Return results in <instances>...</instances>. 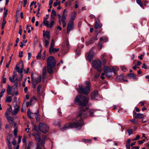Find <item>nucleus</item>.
Masks as SVG:
<instances>
[{"mask_svg":"<svg viewBox=\"0 0 149 149\" xmlns=\"http://www.w3.org/2000/svg\"><path fill=\"white\" fill-rule=\"evenodd\" d=\"M47 138V136H43V140L41 141L40 143H37V145L36 149H43V148L44 147L45 141Z\"/></svg>","mask_w":149,"mask_h":149,"instance_id":"nucleus-10","label":"nucleus"},{"mask_svg":"<svg viewBox=\"0 0 149 149\" xmlns=\"http://www.w3.org/2000/svg\"><path fill=\"white\" fill-rule=\"evenodd\" d=\"M67 13V10L66 9H65L63 11V14L61 17L60 14L58 15L59 23L60 25L62 24L63 28H65L67 24L66 19L68 16Z\"/></svg>","mask_w":149,"mask_h":149,"instance_id":"nucleus-4","label":"nucleus"},{"mask_svg":"<svg viewBox=\"0 0 149 149\" xmlns=\"http://www.w3.org/2000/svg\"><path fill=\"white\" fill-rule=\"evenodd\" d=\"M7 144L9 148H10L11 147V142H10V140L8 139L7 140Z\"/></svg>","mask_w":149,"mask_h":149,"instance_id":"nucleus-45","label":"nucleus"},{"mask_svg":"<svg viewBox=\"0 0 149 149\" xmlns=\"http://www.w3.org/2000/svg\"><path fill=\"white\" fill-rule=\"evenodd\" d=\"M65 46H66V48L68 49H69L70 47H69V41L67 39L66 42H65Z\"/></svg>","mask_w":149,"mask_h":149,"instance_id":"nucleus-40","label":"nucleus"},{"mask_svg":"<svg viewBox=\"0 0 149 149\" xmlns=\"http://www.w3.org/2000/svg\"><path fill=\"white\" fill-rule=\"evenodd\" d=\"M31 114L32 113L31 112L30 110L29 109H28L27 112V115L29 118L31 119L32 118L31 116Z\"/></svg>","mask_w":149,"mask_h":149,"instance_id":"nucleus-30","label":"nucleus"},{"mask_svg":"<svg viewBox=\"0 0 149 149\" xmlns=\"http://www.w3.org/2000/svg\"><path fill=\"white\" fill-rule=\"evenodd\" d=\"M100 76V74H95L94 76V78L95 79H96L98 78Z\"/></svg>","mask_w":149,"mask_h":149,"instance_id":"nucleus-64","label":"nucleus"},{"mask_svg":"<svg viewBox=\"0 0 149 149\" xmlns=\"http://www.w3.org/2000/svg\"><path fill=\"white\" fill-rule=\"evenodd\" d=\"M22 138V136H19L18 137V143H20L21 141V140Z\"/></svg>","mask_w":149,"mask_h":149,"instance_id":"nucleus-58","label":"nucleus"},{"mask_svg":"<svg viewBox=\"0 0 149 149\" xmlns=\"http://www.w3.org/2000/svg\"><path fill=\"white\" fill-rule=\"evenodd\" d=\"M74 25V22L71 21H70L68 23L67 28V33L69 34L70 31L72 29Z\"/></svg>","mask_w":149,"mask_h":149,"instance_id":"nucleus-14","label":"nucleus"},{"mask_svg":"<svg viewBox=\"0 0 149 149\" xmlns=\"http://www.w3.org/2000/svg\"><path fill=\"white\" fill-rule=\"evenodd\" d=\"M106 54L105 53H104L101 56V58L102 59H106Z\"/></svg>","mask_w":149,"mask_h":149,"instance_id":"nucleus-44","label":"nucleus"},{"mask_svg":"<svg viewBox=\"0 0 149 149\" xmlns=\"http://www.w3.org/2000/svg\"><path fill=\"white\" fill-rule=\"evenodd\" d=\"M15 69L17 70V72L18 73L22 74L23 72V68L20 69L19 67L17 65H16L15 68Z\"/></svg>","mask_w":149,"mask_h":149,"instance_id":"nucleus-27","label":"nucleus"},{"mask_svg":"<svg viewBox=\"0 0 149 149\" xmlns=\"http://www.w3.org/2000/svg\"><path fill=\"white\" fill-rule=\"evenodd\" d=\"M23 52L22 51H20L19 53V56L20 57H22L23 56Z\"/></svg>","mask_w":149,"mask_h":149,"instance_id":"nucleus-56","label":"nucleus"},{"mask_svg":"<svg viewBox=\"0 0 149 149\" xmlns=\"http://www.w3.org/2000/svg\"><path fill=\"white\" fill-rule=\"evenodd\" d=\"M86 86L85 87H83L82 86H79V89L78 90L79 93L85 95H87L88 93L90 88L91 83L88 81L85 82Z\"/></svg>","mask_w":149,"mask_h":149,"instance_id":"nucleus-5","label":"nucleus"},{"mask_svg":"<svg viewBox=\"0 0 149 149\" xmlns=\"http://www.w3.org/2000/svg\"><path fill=\"white\" fill-rule=\"evenodd\" d=\"M17 130L16 128H15L14 130V133L15 136H17Z\"/></svg>","mask_w":149,"mask_h":149,"instance_id":"nucleus-50","label":"nucleus"},{"mask_svg":"<svg viewBox=\"0 0 149 149\" xmlns=\"http://www.w3.org/2000/svg\"><path fill=\"white\" fill-rule=\"evenodd\" d=\"M121 69L122 71L124 72L126 71L127 69L126 67L124 66H122L121 67Z\"/></svg>","mask_w":149,"mask_h":149,"instance_id":"nucleus-48","label":"nucleus"},{"mask_svg":"<svg viewBox=\"0 0 149 149\" xmlns=\"http://www.w3.org/2000/svg\"><path fill=\"white\" fill-rule=\"evenodd\" d=\"M102 60V61L103 64L104 65L107 62V61L106 59H103Z\"/></svg>","mask_w":149,"mask_h":149,"instance_id":"nucleus-63","label":"nucleus"},{"mask_svg":"<svg viewBox=\"0 0 149 149\" xmlns=\"http://www.w3.org/2000/svg\"><path fill=\"white\" fill-rule=\"evenodd\" d=\"M27 42V40H23V41L21 42V45H20V47H22L23 46L25 45L24 44L26 43Z\"/></svg>","mask_w":149,"mask_h":149,"instance_id":"nucleus-33","label":"nucleus"},{"mask_svg":"<svg viewBox=\"0 0 149 149\" xmlns=\"http://www.w3.org/2000/svg\"><path fill=\"white\" fill-rule=\"evenodd\" d=\"M39 129L43 133L46 134L48 131L49 128L48 126L42 123H40L38 126Z\"/></svg>","mask_w":149,"mask_h":149,"instance_id":"nucleus-7","label":"nucleus"},{"mask_svg":"<svg viewBox=\"0 0 149 149\" xmlns=\"http://www.w3.org/2000/svg\"><path fill=\"white\" fill-rule=\"evenodd\" d=\"M6 118L8 121H11L12 122H13V120H12V118L11 117H7Z\"/></svg>","mask_w":149,"mask_h":149,"instance_id":"nucleus-57","label":"nucleus"},{"mask_svg":"<svg viewBox=\"0 0 149 149\" xmlns=\"http://www.w3.org/2000/svg\"><path fill=\"white\" fill-rule=\"evenodd\" d=\"M18 80L17 78V77H16L15 78V82H13V83H15V86L16 87H17V86H18Z\"/></svg>","mask_w":149,"mask_h":149,"instance_id":"nucleus-41","label":"nucleus"},{"mask_svg":"<svg viewBox=\"0 0 149 149\" xmlns=\"http://www.w3.org/2000/svg\"><path fill=\"white\" fill-rule=\"evenodd\" d=\"M9 79L11 82H15V79L13 78V77L12 78L11 77H9Z\"/></svg>","mask_w":149,"mask_h":149,"instance_id":"nucleus-47","label":"nucleus"},{"mask_svg":"<svg viewBox=\"0 0 149 149\" xmlns=\"http://www.w3.org/2000/svg\"><path fill=\"white\" fill-rule=\"evenodd\" d=\"M133 116L134 118H137L141 119L142 118L143 114H141L139 113H136L134 112L133 113Z\"/></svg>","mask_w":149,"mask_h":149,"instance_id":"nucleus-20","label":"nucleus"},{"mask_svg":"<svg viewBox=\"0 0 149 149\" xmlns=\"http://www.w3.org/2000/svg\"><path fill=\"white\" fill-rule=\"evenodd\" d=\"M108 40V39L106 36H104L100 37V41H104L105 42L107 41Z\"/></svg>","mask_w":149,"mask_h":149,"instance_id":"nucleus-28","label":"nucleus"},{"mask_svg":"<svg viewBox=\"0 0 149 149\" xmlns=\"http://www.w3.org/2000/svg\"><path fill=\"white\" fill-rule=\"evenodd\" d=\"M22 142L24 143H25L26 142V137L25 136H24L22 140Z\"/></svg>","mask_w":149,"mask_h":149,"instance_id":"nucleus-53","label":"nucleus"},{"mask_svg":"<svg viewBox=\"0 0 149 149\" xmlns=\"http://www.w3.org/2000/svg\"><path fill=\"white\" fill-rule=\"evenodd\" d=\"M130 121L135 125L137 124L139 122V120L135 118H134V119L133 120H130Z\"/></svg>","mask_w":149,"mask_h":149,"instance_id":"nucleus-25","label":"nucleus"},{"mask_svg":"<svg viewBox=\"0 0 149 149\" xmlns=\"http://www.w3.org/2000/svg\"><path fill=\"white\" fill-rule=\"evenodd\" d=\"M76 13L74 11L71 12L70 15L71 18L70 21H71L74 22V20L75 19L76 17Z\"/></svg>","mask_w":149,"mask_h":149,"instance_id":"nucleus-18","label":"nucleus"},{"mask_svg":"<svg viewBox=\"0 0 149 149\" xmlns=\"http://www.w3.org/2000/svg\"><path fill=\"white\" fill-rule=\"evenodd\" d=\"M33 130H35V131L37 132V126L35 125H33V127H32Z\"/></svg>","mask_w":149,"mask_h":149,"instance_id":"nucleus-51","label":"nucleus"},{"mask_svg":"<svg viewBox=\"0 0 149 149\" xmlns=\"http://www.w3.org/2000/svg\"><path fill=\"white\" fill-rule=\"evenodd\" d=\"M144 141H145V140L144 139H143V140H141V141H138V144H139V145L143 143V142Z\"/></svg>","mask_w":149,"mask_h":149,"instance_id":"nucleus-55","label":"nucleus"},{"mask_svg":"<svg viewBox=\"0 0 149 149\" xmlns=\"http://www.w3.org/2000/svg\"><path fill=\"white\" fill-rule=\"evenodd\" d=\"M19 109V107L18 106L17 107L14 109L13 111V113L14 115H16L18 112Z\"/></svg>","mask_w":149,"mask_h":149,"instance_id":"nucleus-29","label":"nucleus"},{"mask_svg":"<svg viewBox=\"0 0 149 149\" xmlns=\"http://www.w3.org/2000/svg\"><path fill=\"white\" fill-rule=\"evenodd\" d=\"M27 0H23V7H25L26 4H27Z\"/></svg>","mask_w":149,"mask_h":149,"instance_id":"nucleus-52","label":"nucleus"},{"mask_svg":"<svg viewBox=\"0 0 149 149\" xmlns=\"http://www.w3.org/2000/svg\"><path fill=\"white\" fill-rule=\"evenodd\" d=\"M12 100V97L10 96H9L7 97L6 99V102H11Z\"/></svg>","mask_w":149,"mask_h":149,"instance_id":"nucleus-34","label":"nucleus"},{"mask_svg":"<svg viewBox=\"0 0 149 149\" xmlns=\"http://www.w3.org/2000/svg\"><path fill=\"white\" fill-rule=\"evenodd\" d=\"M130 145L127 144L126 145V147L127 149H130Z\"/></svg>","mask_w":149,"mask_h":149,"instance_id":"nucleus-62","label":"nucleus"},{"mask_svg":"<svg viewBox=\"0 0 149 149\" xmlns=\"http://www.w3.org/2000/svg\"><path fill=\"white\" fill-rule=\"evenodd\" d=\"M46 69L47 68L46 67H44L43 69L42 79V81L44 82H45L46 81L47 77V76L46 75Z\"/></svg>","mask_w":149,"mask_h":149,"instance_id":"nucleus-15","label":"nucleus"},{"mask_svg":"<svg viewBox=\"0 0 149 149\" xmlns=\"http://www.w3.org/2000/svg\"><path fill=\"white\" fill-rule=\"evenodd\" d=\"M43 86L41 85H39L38 86L37 88V91L39 95L42 94L43 93Z\"/></svg>","mask_w":149,"mask_h":149,"instance_id":"nucleus-17","label":"nucleus"},{"mask_svg":"<svg viewBox=\"0 0 149 149\" xmlns=\"http://www.w3.org/2000/svg\"><path fill=\"white\" fill-rule=\"evenodd\" d=\"M12 144L13 145L15 146L16 144V141L15 139L13 140L12 141Z\"/></svg>","mask_w":149,"mask_h":149,"instance_id":"nucleus-60","label":"nucleus"},{"mask_svg":"<svg viewBox=\"0 0 149 149\" xmlns=\"http://www.w3.org/2000/svg\"><path fill=\"white\" fill-rule=\"evenodd\" d=\"M35 118L37 121H39L40 120V116L39 114V111L38 110H37L36 112L34 113Z\"/></svg>","mask_w":149,"mask_h":149,"instance_id":"nucleus-21","label":"nucleus"},{"mask_svg":"<svg viewBox=\"0 0 149 149\" xmlns=\"http://www.w3.org/2000/svg\"><path fill=\"white\" fill-rule=\"evenodd\" d=\"M89 97L79 95L76 97L74 102L75 103L81 105L82 107L80 108V111L79 114L72 120L73 123H70L66 124L61 129L62 131L66 130L68 128H75L77 130H80L84 124L83 119L87 118L88 116L86 113L88 111L89 116L93 117L95 110L94 109L88 110L87 108L84 107L88 103Z\"/></svg>","mask_w":149,"mask_h":149,"instance_id":"nucleus-1","label":"nucleus"},{"mask_svg":"<svg viewBox=\"0 0 149 149\" xmlns=\"http://www.w3.org/2000/svg\"><path fill=\"white\" fill-rule=\"evenodd\" d=\"M137 3L141 7H143V5L141 0H136Z\"/></svg>","mask_w":149,"mask_h":149,"instance_id":"nucleus-36","label":"nucleus"},{"mask_svg":"<svg viewBox=\"0 0 149 149\" xmlns=\"http://www.w3.org/2000/svg\"><path fill=\"white\" fill-rule=\"evenodd\" d=\"M94 48L93 47L89 51L88 53L86 54L87 59L88 60L89 62H91L95 53L93 50Z\"/></svg>","mask_w":149,"mask_h":149,"instance_id":"nucleus-11","label":"nucleus"},{"mask_svg":"<svg viewBox=\"0 0 149 149\" xmlns=\"http://www.w3.org/2000/svg\"><path fill=\"white\" fill-rule=\"evenodd\" d=\"M12 90L13 87L10 86L9 85H8V86L6 90L7 93L8 95L10 94Z\"/></svg>","mask_w":149,"mask_h":149,"instance_id":"nucleus-22","label":"nucleus"},{"mask_svg":"<svg viewBox=\"0 0 149 149\" xmlns=\"http://www.w3.org/2000/svg\"><path fill=\"white\" fill-rule=\"evenodd\" d=\"M33 83L37 84L41 81V78L40 77L34 78L32 77Z\"/></svg>","mask_w":149,"mask_h":149,"instance_id":"nucleus-19","label":"nucleus"},{"mask_svg":"<svg viewBox=\"0 0 149 149\" xmlns=\"http://www.w3.org/2000/svg\"><path fill=\"white\" fill-rule=\"evenodd\" d=\"M102 43L101 42V41H100L97 45V47L98 49L99 50H100L102 49Z\"/></svg>","mask_w":149,"mask_h":149,"instance_id":"nucleus-37","label":"nucleus"},{"mask_svg":"<svg viewBox=\"0 0 149 149\" xmlns=\"http://www.w3.org/2000/svg\"><path fill=\"white\" fill-rule=\"evenodd\" d=\"M12 110V109H9L8 111H8V110H7L6 111V112L5 113V116L6 118H7V117H9V112L10 111Z\"/></svg>","mask_w":149,"mask_h":149,"instance_id":"nucleus-39","label":"nucleus"},{"mask_svg":"<svg viewBox=\"0 0 149 149\" xmlns=\"http://www.w3.org/2000/svg\"><path fill=\"white\" fill-rule=\"evenodd\" d=\"M129 135H130L131 134H133V132L132 129H128L127 131Z\"/></svg>","mask_w":149,"mask_h":149,"instance_id":"nucleus-46","label":"nucleus"},{"mask_svg":"<svg viewBox=\"0 0 149 149\" xmlns=\"http://www.w3.org/2000/svg\"><path fill=\"white\" fill-rule=\"evenodd\" d=\"M93 65L94 68L99 72H100L101 67L102 64V62L99 60H96L93 62Z\"/></svg>","mask_w":149,"mask_h":149,"instance_id":"nucleus-8","label":"nucleus"},{"mask_svg":"<svg viewBox=\"0 0 149 149\" xmlns=\"http://www.w3.org/2000/svg\"><path fill=\"white\" fill-rule=\"evenodd\" d=\"M98 95V91L97 90L94 91L92 93L91 99L93 100H97V97Z\"/></svg>","mask_w":149,"mask_h":149,"instance_id":"nucleus-16","label":"nucleus"},{"mask_svg":"<svg viewBox=\"0 0 149 149\" xmlns=\"http://www.w3.org/2000/svg\"><path fill=\"white\" fill-rule=\"evenodd\" d=\"M56 13L55 10H52V14L51 15V19H55L54 17L56 15Z\"/></svg>","mask_w":149,"mask_h":149,"instance_id":"nucleus-24","label":"nucleus"},{"mask_svg":"<svg viewBox=\"0 0 149 149\" xmlns=\"http://www.w3.org/2000/svg\"><path fill=\"white\" fill-rule=\"evenodd\" d=\"M28 60H29L31 57V52H29L28 54Z\"/></svg>","mask_w":149,"mask_h":149,"instance_id":"nucleus-61","label":"nucleus"},{"mask_svg":"<svg viewBox=\"0 0 149 149\" xmlns=\"http://www.w3.org/2000/svg\"><path fill=\"white\" fill-rule=\"evenodd\" d=\"M61 121L60 120H57L54 121V125H58L59 126H60L61 125Z\"/></svg>","mask_w":149,"mask_h":149,"instance_id":"nucleus-26","label":"nucleus"},{"mask_svg":"<svg viewBox=\"0 0 149 149\" xmlns=\"http://www.w3.org/2000/svg\"><path fill=\"white\" fill-rule=\"evenodd\" d=\"M93 42V39L91 38L89 41L86 42V45H87L91 44Z\"/></svg>","mask_w":149,"mask_h":149,"instance_id":"nucleus-31","label":"nucleus"},{"mask_svg":"<svg viewBox=\"0 0 149 149\" xmlns=\"http://www.w3.org/2000/svg\"><path fill=\"white\" fill-rule=\"evenodd\" d=\"M54 23V22L53 20H52L50 22V24H49V22L46 20H44L43 22V24L46 26L48 28H51L53 26Z\"/></svg>","mask_w":149,"mask_h":149,"instance_id":"nucleus-13","label":"nucleus"},{"mask_svg":"<svg viewBox=\"0 0 149 149\" xmlns=\"http://www.w3.org/2000/svg\"><path fill=\"white\" fill-rule=\"evenodd\" d=\"M6 23V20L3 19V22L2 23L1 28L2 29H3Z\"/></svg>","mask_w":149,"mask_h":149,"instance_id":"nucleus-42","label":"nucleus"},{"mask_svg":"<svg viewBox=\"0 0 149 149\" xmlns=\"http://www.w3.org/2000/svg\"><path fill=\"white\" fill-rule=\"evenodd\" d=\"M128 77L129 78L131 79H135L136 78L135 74L133 73L128 74Z\"/></svg>","mask_w":149,"mask_h":149,"instance_id":"nucleus-23","label":"nucleus"},{"mask_svg":"<svg viewBox=\"0 0 149 149\" xmlns=\"http://www.w3.org/2000/svg\"><path fill=\"white\" fill-rule=\"evenodd\" d=\"M99 17L100 16H98L96 18L97 20H96L94 26V28L95 29L101 28L102 26V24L100 22V21L99 19Z\"/></svg>","mask_w":149,"mask_h":149,"instance_id":"nucleus-12","label":"nucleus"},{"mask_svg":"<svg viewBox=\"0 0 149 149\" xmlns=\"http://www.w3.org/2000/svg\"><path fill=\"white\" fill-rule=\"evenodd\" d=\"M41 54L40 53H38V55L36 56V58L39 59H40L41 57Z\"/></svg>","mask_w":149,"mask_h":149,"instance_id":"nucleus-49","label":"nucleus"},{"mask_svg":"<svg viewBox=\"0 0 149 149\" xmlns=\"http://www.w3.org/2000/svg\"><path fill=\"white\" fill-rule=\"evenodd\" d=\"M47 70L49 74L53 73V69L56 65V60L52 56L49 57L47 59Z\"/></svg>","mask_w":149,"mask_h":149,"instance_id":"nucleus-3","label":"nucleus"},{"mask_svg":"<svg viewBox=\"0 0 149 149\" xmlns=\"http://www.w3.org/2000/svg\"><path fill=\"white\" fill-rule=\"evenodd\" d=\"M60 1L56 0V1L54 2V3L53 6L54 7H56L58 5H60Z\"/></svg>","mask_w":149,"mask_h":149,"instance_id":"nucleus-38","label":"nucleus"},{"mask_svg":"<svg viewBox=\"0 0 149 149\" xmlns=\"http://www.w3.org/2000/svg\"><path fill=\"white\" fill-rule=\"evenodd\" d=\"M142 68H144L145 69H146L147 68V67H146L145 63H143V64Z\"/></svg>","mask_w":149,"mask_h":149,"instance_id":"nucleus-59","label":"nucleus"},{"mask_svg":"<svg viewBox=\"0 0 149 149\" xmlns=\"http://www.w3.org/2000/svg\"><path fill=\"white\" fill-rule=\"evenodd\" d=\"M82 142L86 143H90L91 142V140H88L86 139H82L81 140Z\"/></svg>","mask_w":149,"mask_h":149,"instance_id":"nucleus-35","label":"nucleus"},{"mask_svg":"<svg viewBox=\"0 0 149 149\" xmlns=\"http://www.w3.org/2000/svg\"><path fill=\"white\" fill-rule=\"evenodd\" d=\"M37 100L36 97L35 96L33 97L30 100V102H32L34 100L36 101Z\"/></svg>","mask_w":149,"mask_h":149,"instance_id":"nucleus-43","label":"nucleus"},{"mask_svg":"<svg viewBox=\"0 0 149 149\" xmlns=\"http://www.w3.org/2000/svg\"><path fill=\"white\" fill-rule=\"evenodd\" d=\"M54 39L52 40L51 43L50 45V46L49 49V53L50 54L52 53H55V52H58L59 50V49L58 48H54Z\"/></svg>","mask_w":149,"mask_h":149,"instance_id":"nucleus-9","label":"nucleus"},{"mask_svg":"<svg viewBox=\"0 0 149 149\" xmlns=\"http://www.w3.org/2000/svg\"><path fill=\"white\" fill-rule=\"evenodd\" d=\"M17 72L15 71H14L13 72V78L15 79V78H16L15 77L17 76Z\"/></svg>","mask_w":149,"mask_h":149,"instance_id":"nucleus-54","label":"nucleus"},{"mask_svg":"<svg viewBox=\"0 0 149 149\" xmlns=\"http://www.w3.org/2000/svg\"><path fill=\"white\" fill-rule=\"evenodd\" d=\"M35 139L36 140L38 141V143H40L42 141L41 140L40 137L39 135L35 136Z\"/></svg>","mask_w":149,"mask_h":149,"instance_id":"nucleus-32","label":"nucleus"},{"mask_svg":"<svg viewBox=\"0 0 149 149\" xmlns=\"http://www.w3.org/2000/svg\"><path fill=\"white\" fill-rule=\"evenodd\" d=\"M104 72L102 73L101 74V75L100 77L102 79H104L105 78L104 76L105 74L107 78H111L112 75V72H113L115 75H117L116 73V70L113 68H112L111 69L108 66H105L104 67Z\"/></svg>","mask_w":149,"mask_h":149,"instance_id":"nucleus-2","label":"nucleus"},{"mask_svg":"<svg viewBox=\"0 0 149 149\" xmlns=\"http://www.w3.org/2000/svg\"><path fill=\"white\" fill-rule=\"evenodd\" d=\"M43 42L45 43V46L47 47L49 45L50 39V32L49 31H47L45 32L44 30L43 31Z\"/></svg>","mask_w":149,"mask_h":149,"instance_id":"nucleus-6","label":"nucleus"}]
</instances>
